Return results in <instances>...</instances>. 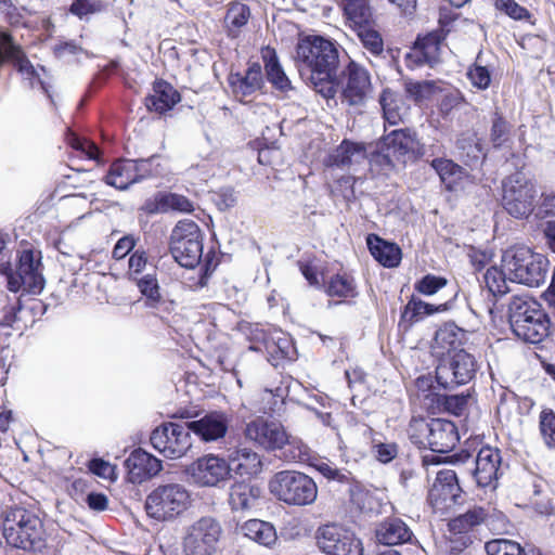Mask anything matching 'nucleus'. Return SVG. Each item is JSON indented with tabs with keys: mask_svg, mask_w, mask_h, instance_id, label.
<instances>
[{
	"mask_svg": "<svg viewBox=\"0 0 555 555\" xmlns=\"http://www.w3.org/2000/svg\"><path fill=\"white\" fill-rule=\"evenodd\" d=\"M447 309L446 305H433L425 302L414 296L404 306L401 313V322L412 325L420 322L427 315H431L436 312L443 311Z\"/></svg>",
	"mask_w": 555,
	"mask_h": 555,
	"instance_id": "38",
	"label": "nucleus"
},
{
	"mask_svg": "<svg viewBox=\"0 0 555 555\" xmlns=\"http://www.w3.org/2000/svg\"><path fill=\"white\" fill-rule=\"evenodd\" d=\"M204 234L192 220H180L171 231L169 250L173 259L188 269H194L203 257Z\"/></svg>",
	"mask_w": 555,
	"mask_h": 555,
	"instance_id": "8",
	"label": "nucleus"
},
{
	"mask_svg": "<svg viewBox=\"0 0 555 555\" xmlns=\"http://www.w3.org/2000/svg\"><path fill=\"white\" fill-rule=\"evenodd\" d=\"M443 39L444 36L439 30L428 33L425 36H418L411 52L406 54L409 66L428 65L429 67H434L440 60Z\"/></svg>",
	"mask_w": 555,
	"mask_h": 555,
	"instance_id": "20",
	"label": "nucleus"
},
{
	"mask_svg": "<svg viewBox=\"0 0 555 555\" xmlns=\"http://www.w3.org/2000/svg\"><path fill=\"white\" fill-rule=\"evenodd\" d=\"M379 104L384 119L390 126H396L403 120L408 113L402 95L391 89H384L379 95Z\"/></svg>",
	"mask_w": 555,
	"mask_h": 555,
	"instance_id": "32",
	"label": "nucleus"
},
{
	"mask_svg": "<svg viewBox=\"0 0 555 555\" xmlns=\"http://www.w3.org/2000/svg\"><path fill=\"white\" fill-rule=\"evenodd\" d=\"M506 276L507 272L496 267H490L483 274V282L493 297H502L509 292Z\"/></svg>",
	"mask_w": 555,
	"mask_h": 555,
	"instance_id": "44",
	"label": "nucleus"
},
{
	"mask_svg": "<svg viewBox=\"0 0 555 555\" xmlns=\"http://www.w3.org/2000/svg\"><path fill=\"white\" fill-rule=\"evenodd\" d=\"M466 339L467 332L457 326L454 322L444 323L435 334L436 345L447 350L461 347Z\"/></svg>",
	"mask_w": 555,
	"mask_h": 555,
	"instance_id": "39",
	"label": "nucleus"
},
{
	"mask_svg": "<svg viewBox=\"0 0 555 555\" xmlns=\"http://www.w3.org/2000/svg\"><path fill=\"white\" fill-rule=\"evenodd\" d=\"M242 533L264 546H270L276 540L275 528L267 521L260 519H249L241 527Z\"/></svg>",
	"mask_w": 555,
	"mask_h": 555,
	"instance_id": "37",
	"label": "nucleus"
},
{
	"mask_svg": "<svg viewBox=\"0 0 555 555\" xmlns=\"http://www.w3.org/2000/svg\"><path fill=\"white\" fill-rule=\"evenodd\" d=\"M222 534L220 522L203 516L185 528L182 541L184 555H212Z\"/></svg>",
	"mask_w": 555,
	"mask_h": 555,
	"instance_id": "9",
	"label": "nucleus"
},
{
	"mask_svg": "<svg viewBox=\"0 0 555 555\" xmlns=\"http://www.w3.org/2000/svg\"><path fill=\"white\" fill-rule=\"evenodd\" d=\"M250 18V9L248 5L240 2H233L229 5L224 16V23L232 37L244 27Z\"/></svg>",
	"mask_w": 555,
	"mask_h": 555,
	"instance_id": "42",
	"label": "nucleus"
},
{
	"mask_svg": "<svg viewBox=\"0 0 555 555\" xmlns=\"http://www.w3.org/2000/svg\"><path fill=\"white\" fill-rule=\"evenodd\" d=\"M367 248L373 258L385 268H396L402 258L401 248L376 234H369L366 237Z\"/></svg>",
	"mask_w": 555,
	"mask_h": 555,
	"instance_id": "27",
	"label": "nucleus"
},
{
	"mask_svg": "<svg viewBox=\"0 0 555 555\" xmlns=\"http://www.w3.org/2000/svg\"><path fill=\"white\" fill-rule=\"evenodd\" d=\"M456 145L469 166L477 164L483 155L481 145L474 138L459 139Z\"/></svg>",
	"mask_w": 555,
	"mask_h": 555,
	"instance_id": "51",
	"label": "nucleus"
},
{
	"mask_svg": "<svg viewBox=\"0 0 555 555\" xmlns=\"http://www.w3.org/2000/svg\"><path fill=\"white\" fill-rule=\"evenodd\" d=\"M534 182L522 171H516L502 181L501 204L508 216L517 220L528 219L537 198Z\"/></svg>",
	"mask_w": 555,
	"mask_h": 555,
	"instance_id": "7",
	"label": "nucleus"
},
{
	"mask_svg": "<svg viewBox=\"0 0 555 555\" xmlns=\"http://www.w3.org/2000/svg\"><path fill=\"white\" fill-rule=\"evenodd\" d=\"M181 101L180 93L169 82L158 79L153 83V93L145 99L150 111L165 113L173 108Z\"/></svg>",
	"mask_w": 555,
	"mask_h": 555,
	"instance_id": "26",
	"label": "nucleus"
},
{
	"mask_svg": "<svg viewBox=\"0 0 555 555\" xmlns=\"http://www.w3.org/2000/svg\"><path fill=\"white\" fill-rule=\"evenodd\" d=\"M318 470L328 481H337L349 487L350 501L357 505L361 511L365 508V499L367 492L364 491L359 482H357L350 472L347 469H339L334 464L327 461H318L313 464Z\"/></svg>",
	"mask_w": 555,
	"mask_h": 555,
	"instance_id": "21",
	"label": "nucleus"
},
{
	"mask_svg": "<svg viewBox=\"0 0 555 555\" xmlns=\"http://www.w3.org/2000/svg\"><path fill=\"white\" fill-rule=\"evenodd\" d=\"M192 480L199 487H216L228 479L231 464L218 455H205L197 459L188 469Z\"/></svg>",
	"mask_w": 555,
	"mask_h": 555,
	"instance_id": "16",
	"label": "nucleus"
},
{
	"mask_svg": "<svg viewBox=\"0 0 555 555\" xmlns=\"http://www.w3.org/2000/svg\"><path fill=\"white\" fill-rule=\"evenodd\" d=\"M540 305L528 296H513L508 304V321L511 328L515 334L522 326L526 320H529L533 310Z\"/></svg>",
	"mask_w": 555,
	"mask_h": 555,
	"instance_id": "34",
	"label": "nucleus"
},
{
	"mask_svg": "<svg viewBox=\"0 0 555 555\" xmlns=\"http://www.w3.org/2000/svg\"><path fill=\"white\" fill-rule=\"evenodd\" d=\"M548 260L526 246H514L502 255V268L513 282L539 287L546 280Z\"/></svg>",
	"mask_w": 555,
	"mask_h": 555,
	"instance_id": "3",
	"label": "nucleus"
},
{
	"mask_svg": "<svg viewBox=\"0 0 555 555\" xmlns=\"http://www.w3.org/2000/svg\"><path fill=\"white\" fill-rule=\"evenodd\" d=\"M216 204L219 210L224 211L234 207L237 203L236 192L233 188H222L216 193Z\"/></svg>",
	"mask_w": 555,
	"mask_h": 555,
	"instance_id": "63",
	"label": "nucleus"
},
{
	"mask_svg": "<svg viewBox=\"0 0 555 555\" xmlns=\"http://www.w3.org/2000/svg\"><path fill=\"white\" fill-rule=\"evenodd\" d=\"M40 260L35 258L31 249H25L21 253L16 272L8 278V288L17 293L20 291L29 294H40L44 287V279L39 271Z\"/></svg>",
	"mask_w": 555,
	"mask_h": 555,
	"instance_id": "14",
	"label": "nucleus"
},
{
	"mask_svg": "<svg viewBox=\"0 0 555 555\" xmlns=\"http://www.w3.org/2000/svg\"><path fill=\"white\" fill-rule=\"evenodd\" d=\"M475 357L461 349L441 359L436 367V380L443 389H454L469 383L476 375Z\"/></svg>",
	"mask_w": 555,
	"mask_h": 555,
	"instance_id": "10",
	"label": "nucleus"
},
{
	"mask_svg": "<svg viewBox=\"0 0 555 555\" xmlns=\"http://www.w3.org/2000/svg\"><path fill=\"white\" fill-rule=\"evenodd\" d=\"M192 499L185 486L177 482L159 485L145 500L146 514L158 521H170L184 513Z\"/></svg>",
	"mask_w": 555,
	"mask_h": 555,
	"instance_id": "6",
	"label": "nucleus"
},
{
	"mask_svg": "<svg viewBox=\"0 0 555 555\" xmlns=\"http://www.w3.org/2000/svg\"><path fill=\"white\" fill-rule=\"evenodd\" d=\"M104 182L117 190L125 191L132 184H135V173H133L132 159L121 158L112 163Z\"/></svg>",
	"mask_w": 555,
	"mask_h": 555,
	"instance_id": "31",
	"label": "nucleus"
},
{
	"mask_svg": "<svg viewBox=\"0 0 555 555\" xmlns=\"http://www.w3.org/2000/svg\"><path fill=\"white\" fill-rule=\"evenodd\" d=\"M345 13L353 23L362 24L367 21L370 9L365 0H351L346 4Z\"/></svg>",
	"mask_w": 555,
	"mask_h": 555,
	"instance_id": "57",
	"label": "nucleus"
},
{
	"mask_svg": "<svg viewBox=\"0 0 555 555\" xmlns=\"http://www.w3.org/2000/svg\"><path fill=\"white\" fill-rule=\"evenodd\" d=\"M271 494L289 506H307L315 502L318 486L305 473L297 470H281L269 481Z\"/></svg>",
	"mask_w": 555,
	"mask_h": 555,
	"instance_id": "4",
	"label": "nucleus"
},
{
	"mask_svg": "<svg viewBox=\"0 0 555 555\" xmlns=\"http://www.w3.org/2000/svg\"><path fill=\"white\" fill-rule=\"evenodd\" d=\"M137 245V238L132 234L120 237L115 244L112 255L116 260L124 259Z\"/></svg>",
	"mask_w": 555,
	"mask_h": 555,
	"instance_id": "62",
	"label": "nucleus"
},
{
	"mask_svg": "<svg viewBox=\"0 0 555 555\" xmlns=\"http://www.w3.org/2000/svg\"><path fill=\"white\" fill-rule=\"evenodd\" d=\"M533 216L537 220L543 221L555 218V193L542 194L539 203L534 204Z\"/></svg>",
	"mask_w": 555,
	"mask_h": 555,
	"instance_id": "56",
	"label": "nucleus"
},
{
	"mask_svg": "<svg viewBox=\"0 0 555 555\" xmlns=\"http://www.w3.org/2000/svg\"><path fill=\"white\" fill-rule=\"evenodd\" d=\"M404 91L412 101L420 104L431 99L437 91V87L436 83L430 80H406L404 82Z\"/></svg>",
	"mask_w": 555,
	"mask_h": 555,
	"instance_id": "45",
	"label": "nucleus"
},
{
	"mask_svg": "<svg viewBox=\"0 0 555 555\" xmlns=\"http://www.w3.org/2000/svg\"><path fill=\"white\" fill-rule=\"evenodd\" d=\"M228 464H231V472L233 470L241 476L256 475L261 470L259 455L248 448H240L231 451Z\"/></svg>",
	"mask_w": 555,
	"mask_h": 555,
	"instance_id": "33",
	"label": "nucleus"
},
{
	"mask_svg": "<svg viewBox=\"0 0 555 555\" xmlns=\"http://www.w3.org/2000/svg\"><path fill=\"white\" fill-rule=\"evenodd\" d=\"M540 434L548 448H555V413L544 409L539 417Z\"/></svg>",
	"mask_w": 555,
	"mask_h": 555,
	"instance_id": "50",
	"label": "nucleus"
},
{
	"mask_svg": "<svg viewBox=\"0 0 555 555\" xmlns=\"http://www.w3.org/2000/svg\"><path fill=\"white\" fill-rule=\"evenodd\" d=\"M337 91L341 92V101L349 105L364 104L371 90L369 72L354 61H349L347 66L338 72Z\"/></svg>",
	"mask_w": 555,
	"mask_h": 555,
	"instance_id": "13",
	"label": "nucleus"
},
{
	"mask_svg": "<svg viewBox=\"0 0 555 555\" xmlns=\"http://www.w3.org/2000/svg\"><path fill=\"white\" fill-rule=\"evenodd\" d=\"M231 418L222 411H210L197 414L195 420L185 424L190 434L193 433L203 442H215L223 439L228 433Z\"/></svg>",
	"mask_w": 555,
	"mask_h": 555,
	"instance_id": "19",
	"label": "nucleus"
},
{
	"mask_svg": "<svg viewBox=\"0 0 555 555\" xmlns=\"http://www.w3.org/2000/svg\"><path fill=\"white\" fill-rule=\"evenodd\" d=\"M141 210L147 215L167 214L164 192H157L154 196L145 199Z\"/></svg>",
	"mask_w": 555,
	"mask_h": 555,
	"instance_id": "64",
	"label": "nucleus"
},
{
	"mask_svg": "<svg viewBox=\"0 0 555 555\" xmlns=\"http://www.w3.org/2000/svg\"><path fill=\"white\" fill-rule=\"evenodd\" d=\"M495 7L513 20L521 21L529 17L526 8L519 5L515 0H496Z\"/></svg>",
	"mask_w": 555,
	"mask_h": 555,
	"instance_id": "59",
	"label": "nucleus"
},
{
	"mask_svg": "<svg viewBox=\"0 0 555 555\" xmlns=\"http://www.w3.org/2000/svg\"><path fill=\"white\" fill-rule=\"evenodd\" d=\"M264 69L268 81L273 86L274 89L281 92H288L293 89L291 80L283 70L281 64L278 61V56L273 50H267L263 54Z\"/></svg>",
	"mask_w": 555,
	"mask_h": 555,
	"instance_id": "36",
	"label": "nucleus"
},
{
	"mask_svg": "<svg viewBox=\"0 0 555 555\" xmlns=\"http://www.w3.org/2000/svg\"><path fill=\"white\" fill-rule=\"evenodd\" d=\"M158 159V155H152L147 158L132 159L133 173H135L137 183L159 175Z\"/></svg>",
	"mask_w": 555,
	"mask_h": 555,
	"instance_id": "48",
	"label": "nucleus"
},
{
	"mask_svg": "<svg viewBox=\"0 0 555 555\" xmlns=\"http://www.w3.org/2000/svg\"><path fill=\"white\" fill-rule=\"evenodd\" d=\"M2 532L12 547L31 553H41L47 547L42 519L23 506H14L4 512Z\"/></svg>",
	"mask_w": 555,
	"mask_h": 555,
	"instance_id": "2",
	"label": "nucleus"
},
{
	"mask_svg": "<svg viewBox=\"0 0 555 555\" xmlns=\"http://www.w3.org/2000/svg\"><path fill=\"white\" fill-rule=\"evenodd\" d=\"M67 141L73 149L80 151L89 159H93L96 162L100 160L101 151L94 142L85 138H80L79 135L73 132L68 134Z\"/></svg>",
	"mask_w": 555,
	"mask_h": 555,
	"instance_id": "52",
	"label": "nucleus"
},
{
	"mask_svg": "<svg viewBox=\"0 0 555 555\" xmlns=\"http://www.w3.org/2000/svg\"><path fill=\"white\" fill-rule=\"evenodd\" d=\"M228 81L236 96L250 95L262 86L261 66L257 62L251 63L244 75L241 73H231Z\"/></svg>",
	"mask_w": 555,
	"mask_h": 555,
	"instance_id": "28",
	"label": "nucleus"
},
{
	"mask_svg": "<svg viewBox=\"0 0 555 555\" xmlns=\"http://www.w3.org/2000/svg\"><path fill=\"white\" fill-rule=\"evenodd\" d=\"M315 539L318 547L326 555H363L362 541L352 531L339 525L321 526Z\"/></svg>",
	"mask_w": 555,
	"mask_h": 555,
	"instance_id": "11",
	"label": "nucleus"
},
{
	"mask_svg": "<svg viewBox=\"0 0 555 555\" xmlns=\"http://www.w3.org/2000/svg\"><path fill=\"white\" fill-rule=\"evenodd\" d=\"M367 158L365 145L350 140H343L325 158L328 168L350 169L364 163Z\"/></svg>",
	"mask_w": 555,
	"mask_h": 555,
	"instance_id": "23",
	"label": "nucleus"
},
{
	"mask_svg": "<svg viewBox=\"0 0 555 555\" xmlns=\"http://www.w3.org/2000/svg\"><path fill=\"white\" fill-rule=\"evenodd\" d=\"M508 134V125L505 121V119L500 116L495 115V117L492 120V127H491V141L495 147H500L506 140Z\"/></svg>",
	"mask_w": 555,
	"mask_h": 555,
	"instance_id": "61",
	"label": "nucleus"
},
{
	"mask_svg": "<svg viewBox=\"0 0 555 555\" xmlns=\"http://www.w3.org/2000/svg\"><path fill=\"white\" fill-rule=\"evenodd\" d=\"M261 488L250 482H235L230 488L229 503L233 511H247L254 507L261 495Z\"/></svg>",
	"mask_w": 555,
	"mask_h": 555,
	"instance_id": "30",
	"label": "nucleus"
},
{
	"mask_svg": "<svg viewBox=\"0 0 555 555\" xmlns=\"http://www.w3.org/2000/svg\"><path fill=\"white\" fill-rule=\"evenodd\" d=\"M488 555H525V550L515 541L495 539L485 545Z\"/></svg>",
	"mask_w": 555,
	"mask_h": 555,
	"instance_id": "49",
	"label": "nucleus"
},
{
	"mask_svg": "<svg viewBox=\"0 0 555 555\" xmlns=\"http://www.w3.org/2000/svg\"><path fill=\"white\" fill-rule=\"evenodd\" d=\"M375 538L378 543L392 546L411 542L414 534L401 518L388 517L376 525Z\"/></svg>",
	"mask_w": 555,
	"mask_h": 555,
	"instance_id": "25",
	"label": "nucleus"
},
{
	"mask_svg": "<svg viewBox=\"0 0 555 555\" xmlns=\"http://www.w3.org/2000/svg\"><path fill=\"white\" fill-rule=\"evenodd\" d=\"M430 166L438 173L448 191L455 190L457 183L466 176L463 167L444 157L434 158Z\"/></svg>",
	"mask_w": 555,
	"mask_h": 555,
	"instance_id": "35",
	"label": "nucleus"
},
{
	"mask_svg": "<svg viewBox=\"0 0 555 555\" xmlns=\"http://www.w3.org/2000/svg\"><path fill=\"white\" fill-rule=\"evenodd\" d=\"M359 38L363 47L372 54L378 55L383 52V40L377 31L372 29H362L359 33Z\"/></svg>",
	"mask_w": 555,
	"mask_h": 555,
	"instance_id": "60",
	"label": "nucleus"
},
{
	"mask_svg": "<svg viewBox=\"0 0 555 555\" xmlns=\"http://www.w3.org/2000/svg\"><path fill=\"white\" fill-rule=\"evenodd\" d=\"M462 488L453 469H441L428 492V502L436 511L450 508L459 502Z\"/></svg>",
	"mask_w": 555,
	"mask_h": 555,
	"instance_id": "17",
	"label": "nucleus"
},
{
	"mask_svg": "<svg viewBox=\"0 0 555 555\" xmlns=\"http://www.w3.org/2000/svg\"><path fill=\"white\" fill-rule=\"evenodd\" d=\"M474 463L475 467L472 470V475L477 487L490 492L495 491L499 485V478L502 475V456L500 450L489 446L482 447L478 451Z\"/></svg>",
	"mask_w": 555,
	"mask_h": 555,
	"instance_id": "15",
	"label": "nucleus"
},
{
	"mask_svg": "<svg viewBox=\"0 0 555 555\" xmlns=\"http://www.w3.org/2000/svg\"><path fill=\"white\" fill-rule=\"evenodd\" d=\"M164 198L166 204V212L179 211V212H192L194 210V204L184 195L164 192Z\"/></svg>",
	"mask_w": 555,
	"mask_h": 555,
	"instance_id": "54",
	"label": "nucleus"
},
{
	"mask_svg": "<svg viewBox=\"0 0 555 555\" xmlns=\"http://www.w3.org/2000/svg\"><path fill=\"white\" fill-rule=\"evenodd\" d=\"M409 436L418 448H428L436 453L451 451L459 441V433L455 424L448 420L431 418L412 421L409 426Z\"/></svg>",
	"mask_w": 555,
	"mask_h": 555,
	"instance_id": "5",
	"label": "nucleus"
},
{
	"mask_svg": "<svg viewBox=\"0 0 555 555\" xmlns=\"http://www.w3.org/2000/svg\"><path fill=\"white\" fill-rule=\"evenodd\" d=\"M370 164V169L377 173L388 175L391 172L396 165L399 164L395 156L382 144L380 151L372 153L366 158Z\"/></svg>",
	"mask_w": 555,
	"mask_h": 555,
	"instance_id": "46",
	"label": "nucleus"
},
{
	"mask_svg": "<svg viewBox=\"0 0 555 555\" xmlns=\"http://www.w3.org/2000/svg\"><path fill=\"white\" fill-rule=\"evenodd\" d=\"M244 435L248 441L269 451L278 450L287 441V433L282 424L263 417L247 423Z\"/></svg>",
	"mask_w": 555,
	"mask_h": 555,
	"instance_id": "18",
	"label": "nucleus"
},
{
	"mask_svg": "<svg viewBox=\"0 0 555 555\" xmlns=\"http://www.w3.org/2000/svg\"><path fill=\"white\" fill-rule=\"evenodd\" d=\"M447 285V280L442 276L426 274L414 284V288L422 295L431 296Z\"/></svg>",
	"mask_w": 555,
	"mask_h": 555,
	"instance_id": "53",
	"label": "nucleus"
},
{
	"mask_svg": "<svg viewBox=\"0 0 555 555\" xmlns=\"http://www.w3.org/2000/svg\"><path fill=\"white\" fill-rule=\"evenodd\" d=\"M281 451L280 457L285 462H305L309 459V448L301 439L287 434V441L278 448Z\"/></svg>",
	"mask_w": 555,
	"mask_h": 555,
	"instance_id": "43",
	"label": "nucleus"
},
{
	"mask_svg": "<svg viewBox=\"0 0 555 555\" xmlns=\"http://www.w3.org/2000/svg\"><path fill=\"white\" fill-rule=\"evenodd\" d=\"M550 320L547 314L539 307L533 310L529 320H526L515 335L529 344L541 343L547 335Z\"/></svg>",
	"mask_w": 555,
	"mask_h": 555,
	"instance_id": "29",
	"label": "nucleus"
},
{
	"mask_svg": "<svg viewBox=\"0 0 555 555\" xmlns=\"http://www.w3.org/2000/svg\"><path fill=\"white\" fill-rule=\"evenodd\" d=\"M149 262V257L146 251L143 248L135 249L129 257L128 267H129V278L130 280L134 276L142 275Z\"/></svg>",
	"mask_w": 555,
	"mask_h": 555,
	"instance_id": "58",
	"label": "nucleus"
},
{
	"mask_svg": "<svg viewBox=\"0 0 555 555\" xmlns=\"http://www.w3.org/2000/svg\"><path fill=\"white\" fill-rule=\"evenodd\" d=\"M296 53L300 75L309 80L315 92L333 99L339 85L337 46L322 37H307L299 41Z\"/></svg>",
	"mask_w": 555,
	"mask_h": 555,
	"instance_id": "1",
	"label": "nucleus"
},
{
	"mask_svg": "<svg viewBox=\"0 0 555 555\" xmlns=\"http://www.w3.org/2000/svg\"><path fill=\"white\" fill-rule=\"evenodd\" d=\"M325 292L331 297L353 298L358 295L353 278L344 273L330 278L325 285Z\"/></svg>",
	"mask_w": 555,
	"mask_h": 555,
	"instance_id": "40",
	"label": "nucleus"
},
{
	"mask_svg": "<svg viewBox=\"0 0 555 555\" xmlns=\"http://www.w3.org/2000/svg\"><path fill=\"white\" fill-rule=\"evenodd\" d=\"M152 447L168 459H179L191 448V435L186 424L164 423L150 437Z\"/></svg>",
	"mask_w": 555,
	"mask_h": 555,
	"instance_id": "12",
	"label": "nucleus"
},
{
	"mask_svg": "<svg viewBox=\"0 0 555 555\" xmlns=\"http://www.w3.org/2000/svg\"><path fill=\"white\" fill-rule=\"evenodd\" d=\"M466 75L470 83L479 90L488 89L491 83V74L489 69L477 63L469 66Z\"/></svg>",
	"mask_w": 555,
	"mask_h": 555,
	"instance_id": "55",
	"label": "nucleus"
},
{
	"mask_svg": "<svg viewBox=\"0 0 555 555\" xmlns=\"http://www.w3.org/2000/svg\"><path fill=\"white\" fill-rule=\"evenodd\" d=\"M382 144L399 164L404 165L413 157L418 141L410 129H395L383 138Z\"/></svg>",
	"mask_w": 555,
	"mask_h": 555,
	"instance_id": "24",
	"label": "nucleus"
},
{
	"mask_svg": "<svg viewBox=\"0 0 555 555\" xmlns=\"http://www.w3.org/2000/svg\"><path fill=\"white\" fill-rule=\"evenodd\" d=\"M488 513L481 506H474L467 509L464 514L459 515L450 522L452 531L462 533L472 530L474 527L482 524L487 518Z\"/></svg>",
	"mask_w": 555,
	"mask_h": 555,
	"instance_id": "41",
	"label": "nucleus"
},
{
	"mask_svg": "<svg viewBox=\"0 0 555 555\" xmlns=\"http://www.w3.org/2000/svg\"><path fill=\"white\" fill-rule=\"evenodd\" d=\"M125 466L132 483H142L163 469L162 461L143 449L133 450L125 461Z\"/></svg>",
	"mask_w": 555,
	"mask_h": 555,
	"instance_id": "22",
	"label": "nucleus"
},
{
	"mask_svg": "<svg viewBox=\"0 0 555 555\" xmlns=\"http://www.w3.org/2000/svg\"><path fill=\"white\" fill-rule=\"evenodd\" d=\"M131 281L137 284L140 293L145 296L147 300L152 301L153 304L160 301L159 285L155 270L153 273L134 276L131 279Z\"/></svg>",
	"mask_w": 555,
	"mask_h": 555,
	"instance_id": "47",
	"label": "nucleus"
}]
</instances>
